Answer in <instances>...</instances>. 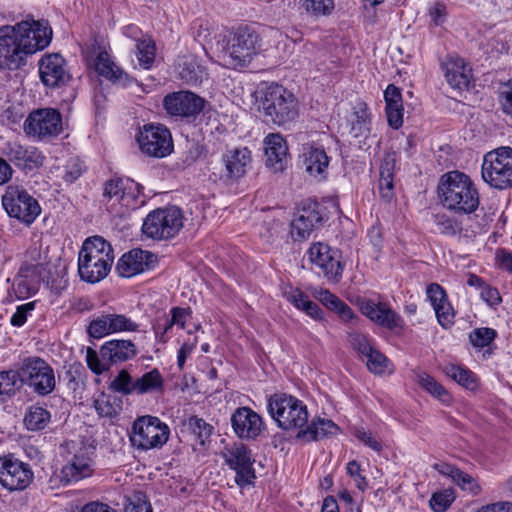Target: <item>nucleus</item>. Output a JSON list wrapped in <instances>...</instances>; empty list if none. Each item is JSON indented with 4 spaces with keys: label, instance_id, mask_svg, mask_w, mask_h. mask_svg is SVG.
Returning <instances> with one entry per match:
<instances>
[{
    "label": "nucleus",
    "instance_id": "38",
    "mask_svg": "<svg viewBox=\"0 0 512 512\" xmlns=\"http://www.w3.org/2000/svg\"><path fill=\"white\" fill-rule=\"evenodd\" d=\"M315 297L327 309L336 312L343 321L349 322L355 317L353 310L329 290L320 289L316 292Z\"/></svg>",
    "mask_w": 512,
    "mask_h": 512
},
{
    "label": "nucleus",
    "instance_id": "6",
    "mask_svg": "<svg viewBox=\"0 0 512 512\" xmlns=\"http://www.w3.org/2000/svg\"><path fill=\"white\" fill-rule=\"evenodd\" d=\"M96 448L82 443L68 451L64 463L49 478L52 488L67 487L87 479L95 471Z\"/></svg>",
    "mask_w": 512,
    "mask_h": 512
},
{
    "label": "nucleus",
    "instance_id": "11",
    "mask_svg": "<svg viewBox=\"0 0 512 512\" xmlns=\"http://www.w3.org/2000/svg\"><path fill=\"white\" fill-rule=\"evenodd\" d=\"M7 215L25 226L32 225L41 213V206L23 186L8 185L1 197Z\"/></svg>",
    "mask_w": 512,
    "mask_h": 512
},
{
    "label": "nucleus",
    "instance_id": "24",
    "mask_svg": "<svg viewBox=\"0 0 512 512\" xmlns=\"http://www.w3.org/2000/svg\"><path fill=\"white\" fill-rule=\"evenodd\" d=\"M285 93L286 89L276 83L270 84L263 91L261 104L266 122L281 126L288 121V102Z\"/></svg>",
    "mask_w": 512,
    "mask_h": 512
},
{
    "label": "nucleus",
    "instance_id": "19",
    "mask_svg": "<svg viewBox=\"0 0 512 512\" xmlns=\"http://www.w3.org/2000/svg\"><path fill=\"white\" fill-rule=\"evenodd\" d=\"M230 423L236 437L246 442L256 441L266 428L263 418L249 406L236 408Z\"/></svg>",
    "mask_w": 512,
    "mask_h": 512
},
{
    "label": "nucleus",
    "instance_id": "60",
    "mask_svg": "<svg viewBox=\"0 0 512 512\" xmlns=\"http://www.w3.org/2000/svg\"><path fill=\"white\" fill-rule=\"evenodd\" d=\"M348 340L353 350L361 357H365L374 348L370 338L360 332L349 333Z\"/></svg>",
    "mask_w": 512,
    "mask_h": 512
},
{
    "label": "nucleus",
    "instance_id": "21",
    "mask_svg": "<svg viewBox=\"0 0 512 512\" xmlns=\"http://www.w3.org/2000/svg\"><path fill=\"white\" fill-rule=\"evenodd\" d=\"M46 268L43 263L21 265L12 285L18 299H27L39 291L41 283L46 278Z\"/></svg>",
    "mask_w": 512,
    "mask_h": 512
},
{
    "label": "nucleus",
    "instance_id": "26",
    "mask_svg": "<svg viewBox=\"0 0 512 512\" xmlns=\"http://www.w3.org/2000/svg\"><path fill=\"white\" fill-rule=\"evenodd\" d=\"M321 220L317 202L310 199L304 200L296 208L293 220L290 223V234L300 239H306Z\"/></svg>",
    "mask_w": 512,
    "mask_h": 512
},
{
    "label": "nucleus",
    "instance_id": "23",
    "mask_svg": "<svg viewBox=\"0 0 512 512\" xmlns=\"http://www.w3.org/2000/svg\"><path fill=\"white\" fill-rule=\"evenodd\" d=\"M440 69L448 85L459 91L468 90L473 78L470 64L461 56L450 53L440 61Z\"/></svg>",
    "mask_w": 512,
    "mask_h": 512
},
{
    "label": "nucleus",
    "instance_id": "12",
    "mask_svg": "<svg viewBox=\"0 0 512 512\" xmlns=\"http://www.w3.org/2000/svg\"><path fill=\"white\" fill-rule=\"evenodd\" d=\"M481 175L492 188L503 190L512 187V148L502 146L487 152L483 157Z\"/></svg>",
    "mask_w": 512,
    "mask_h": 512
},
{
    "label": "nucleus",
    "instance_id": "35",
    "mask_svg": "<svg viewBox=\"0 0 512 512\" xmlns=\"http://www.w3.org/2000/svg\"><path fill=\"white\" fill-rule=\"evenodd\" d=\"M396 164V155L394 152L385 154L380 165L379 190L381 197L386 201H391L394 196V170Z\"/></svg>",
    "mask_w": 512,
    "mask_h": 512
},
{
    "label": "nucleus",
    "instance_id": "42",
    "mask_svg": "<svg viewBox=\"0 0 512 512\" xmlns=\"http://www.w3.org/2000/svg\"><path fill=\"white\" fill-rule=\"evenodd\" d=\"M417 382L421 388L443 404L449 405L452 402L451 394L431 375L421 372L417 375Z\"/></svg>",
    "mask_w": 512,
    "mask_h": 512
},
{
    "label": "nucleus",
    "instance_id": "36",
    "mask_svg": "<svg viewBox=\"0 0 512 512\" xmlns=\"http://www.w3.org/2000/svg\"><path fill=\"white\" fill-rule=\"evenodd\" d=\"M350 133L353 137H367L371 130V113L365 102L359 101L353 107Z\"/></svg>",
    "mask_w": 512,
    "mask_h": 512
},
{
    "label": "nucleus",
    "instance_id": "34",
    "mask_svg": "<svg viewBox=\"0 0 512 512\" xmlns=\"http://www.w3.org/2000/svg\"><path fill=\"white\" fill-rule=\"evenodd\" d=\"M96 70L99 75L121 88L130 87L134 82V79L127 72L102 55L97 58Z\"/></svg>",
    "mask_w": 512,
    "mask_h": 512
},
{
    "label": "nucleus",
    "instance_id": "8",
    "mask_svg": "<svg viewBox=\"0 0 512 512\" xmlns=\"http://www.w3.org/2000/svg\"><path fill=\"white\" fill-rule=\"evenodd\" d=\"M170 436L169 426L152 415L137 417L131 427L129 440L133 448L148 451L164 446Z\"/></svg>",
    "mask_w": 512,
    "mask_h": 512
},
{
    "label": "nucleus",
    "instance_id": "58",
    "mask_svg": "<svg viewBox=\"0 0 512 512\" xmlns=\"http://www.w3.org/2000/svg\"><path fill=\"white\" fill-rule=\"evenodd\" d=\"M497 99L501 111L505 115L512 117V79L499 84Z\"/></svg>",
    "mask_w": 512,
    "mask_h": 512
},
{
    "label": "nucleus",
    "instance_id": "37",
    "mask_svg": "<svg viewBox=\"0 0 512 512\" xmlns=\"http://www.w3.org/2000/svg\"><path fill=\"white\" fill-rule=\"evenodd\" d=\"M50 421V411L40 403L30 405L26 409L23 418L24 427L31 432L44 430L49 425Z\"/></svg>",
    "mask_w": 512,
    "mask_h": 512
},
{
    "label": "nucleus",
    "instance_id": "40",
    "mask_svg": "<svg viewBox=\"0 0 512 512\" xmlns=\"http://www.w3.org/2000/svg\"><path fill=\"white\" fill-rule=\"evenodd\" d=\"M135 47V55L140 67L145 70H150L155 62L157 51L156 43L152 35L146 33L144 39L138 41Z\"/></svg>",
    "mask_w": 512,
    "mask_h": 512
},
{
    "label": "nucleus",
    "instance_id": "47",
    "mask_svg": "<svg viewBox=\"0 0 512 512\" xmlns=\"http://www.w3.org/2000/svg\"><path fill=\"white\" fill-rule=\"evenodd\" d=\"M124 512H153V508L147 494L136 490L125 497Z\"/></svg>",
    "mask_w": 512,
    "mask_h": 512
},
{
    "label": "nucleus",
    "instance_id": "43",
    "mask_svg": "<svg viewBox=\"0 0 512 512\" xmlns=\"http://www.w3.org/2000/svg\"><path fill=\"white\" fill-rule=\"evenodd\" d=\"M87 371L80 362H74L69 365L65 371L64 380L66 386L74 394H82L85 388Z\"/></svg>",
    "mask_w": 512,
    "mask_h": 512
},
{
    "label": "nucleus",
    "instance_id": "48",
    "mask_svg": "<svg viewBox=\"0 0 512 512\" xmlns=\"http://www.w3.org/2000/svg\"><path fill=\"white\" fill-rule=\"evenodd\" d=\"M158 343L166 344L172 337V328L174 327L168 314L157 315L151 324Z\"/></svg>",
    "mask_w": 512,
    "mask_h": 512
},
{
    "label": "nucleus",
    "instance_id": "3",
    "mask_svg": "<svg viewBox=\"0 0 512 512\" xmlns=\"http://www.w3.org/2000/svg\"><path fill=\"white\" fill-rule=\"evenodd\" d=\"M102 201L113 217L126 218L146 204L144 188L130 178L114 177L103 185Z\"/></svg>",
    "mask_w": 512,
    "mask_h": 512
},
{
    "label": "nucleus",
    "instance_id": "14",
    "mask_svg": "<svg viewBox=\"0 0 512 512\" xmlns=\"http://www.w3.org/2000/svg\"><path fill=\"white\" fill-rule=\"evenodd\" d=\"M166 114L178 121L194 122L209 106L208 101L190 90H178L166 94L162 100Z\"/></svg>",
    "mask_w": 512,
    "mask_h": 512
},
{
    "label": "nucleus",
    "instance_id": "52",
    "mask_svg": "<svg viewBox=\"0 0 512 512\" xmlns=\"http://www.w3.org/2000/svg\"><path fill=\"white\" fill-rule=\"evenodd\" d=\"M299 6L314 16H327L335 7L334 0H298Z\"/></svg>",
    "mask_w": 512,
    "mask_h": 512
},
{
    "label": "nucleus",
    "instance_id": "9",
    "mask_svg": "<svg viewBox=\"0 0 512 512\" xmlns=\"http://www.w3.org/2000/svg\"><path fill=\"white\" fill-rule=\"evenodd\" d=\"M15 372L18 374V381L20 380L37 396H48L56 388L53 367L39 356L26 357Z\"/></svg>",
    "mask_w": 512,
    "mask_h": 512
},
{
    "label": "nucleus",
    "instance_id": "51",
    "mask_svg": "<svg viewBox=\"0 0 512 512\" xmlns=\"http://www.w3.org/2000/svg\"><path fill=\"white\" fill-rule=\"evenodd\" d=\"M496 337V330L489 327L475 328L469 333L471 345L478 350L489 347Z\"/></svg>",
    "mask_w": 512,
    "mask_h": 512
},
{
    "label": "nucleus",
    "instance_id": "61",
    "mask_svg": "<svg viewBox=\"0 0 512 512\" xmlns=\"http://www.w3.org/2000/svg\"><path fill=\"white\" fill-rule=\"evenodd\" d=\"M453 482L458 485L461 490L466 491L473 496H478L482 492V487L478 481L461 469L458 474H456Z\"/></svg>",
    "mask_w": 512,
    "mask_h": 512
},
{
    "label": "nucleus",
    "instance_id": "39",
    "mask_svg": "<svg viewBox=\"0 0 512 512\" xmlns=\"http://www.w3.org/2000/svg\"><path fill=\"white\" fill-rule=\"evenodd\" d=\"M134 388L138 395L162 393L164 391V378L157 368H153L134 381Z\"/></svg>",
    "mask_w": 512,
    "mask_h": 512
},
{
    "label": "nucleus",
    "instance_id": "10",
    "mask_svg": "<svg viewBox=\"0 0 512 512\" xmlns=\"http://www.w3.org/2000/svg\"><path fill=\"white\" fill-rule=\"evenodd\" d=\"M135 140L139 151L148 158H166L174 151L172 133L166 125L161 123L143 124L138 128Z\"/></svg>",
    "mask_w": 512,
    "mask_h": 512
},
{
    "label": "nucleus",
    "instance_id": "5",
    "mask_svg": "<svg viewBox=\"0 0 512 512\" xmlns=\"http://www.w3.org/2000/svg\"><path fill=\"white\" fill-rule=\"evenodd\" d=\"M339 427L330 419L313 418L309 422L307 405L290 395V437L306 444L337 435Z\"/></svg>",
    "mask_w": 512,
    "mask_h": 512
},
{
    "label": "nucleus",
    "instance_id": "46",
    "mask_svg": "<svg viewBox=\"0 0 512 512\" xmlns=\"http://www.w3.org/2000/svg\"><path fill=\"white\" fill-rule=\"evenodd\" d=\"M109 313L103 311L99 315L93 317L87 325L86 332L90 338L102 339L111 335V323L108 320Z\"/></svg>",
    "mask_w": 512,
    "mask_h": 512
},
{
    "label": "nucleus",
    "instance_id": "29",
    "mask_svg": "<svg viewBox=\"0 0 512 512\" xmlns=\"http://www.w3.org/2000/svg\"><path fill=\"white\" fill-rule=\"evenodd\" d=\"M288 407V395L286 393H275L268 398L267 409L271 418L277 423L283 432L276 433L272 438V444L276 449L285 450L288 443L287 433L288 424L284 417L286 408Z\"/></svg>",
    "mask_w": 512,
    "mask_h": 512
},
{
    "label": "nucleus",
    "instance_id": "2",
    "mask_svg": "<svg viewBox=\"0 0 512 512\" xmlns=\"http://www.w3.org/2000/svg\"><path fill=\"white\" fill-rule=\"evenodd\" d=\"M438 195L444 208L459 214H471L479 206V193L474 182L460 171H449L441 176Z\"/></svg>",
    "mask_w": 512,
    "mask_h": 512
},
{
    "label": "nucleus",
    "instance_id": "33",
    "mask_svg": "<svg viewBox=\"0 0 512 512\" xmlns=\"http://www.w3.org/2000/svg\"><path fill=\"white\" fill-rule=\"evenodd\" d=\"M188 436L194 450H206L211 444L214 426L197 415L188 417L185 422Z\"/></svg>",
    "mask_w": 512,
    "mask_h": 512
},
{
    "label": "nucleus",
    "instance_id": "55",
    "mask_svg": "<svg viewBox=\"0 0 512 512\" xmlns=\"http://www.w3.org/2000/svg\"><path fill=\"white\" fill-rule=\"evenodd\" d=\"M85 360L88 369L97 376L102 375L111 368L110 362L101 358L100 351L97 352L91 347H88L86 350Z\"/></svg>",
    "mask_w": 512,
    "mask_h": 512
},
{
    "label": "nucleus",
    "instance_id": "31",
    "mask_svg": "<svg viewBox=\"0 0 512 512\" xmlns=\"http://www.w3.org/2000/svg\"><path fill=\"white\" fill-rule=\"evenodd\" d=\"M138 354L136 344L130 339H111L100 346L101 358L117 365L133 360Z\"/></svg>",
    "mask_w": 512,
    "mask_h": 512
},
{
    "label": "nucleus",
    "instance_id": "56",
    "mask_svg": "<svg viewBox=\"0 0 512 512\" xmlns=\"http://www.w3.org/2000/svg\"><path fill=\"white\" fill-rule=\"evenodd\" d=\"M369 371L374 374H384L389 370L390 361L377 349L373 348L365 357Z\"/></svg>",
    "mask_w": 512,
    "mask_h": 512
},
{
    "label": "nucleus",
    "instance_id": "63",
    "mask_svg": "<svg viewBox=\"0 0 512 512\" xmlns=\"http://www.w3.org/2000/svg\"><path fill=\"white\" fill-rule=\"evenodd\" d=\"M434 311L439 325L443 328H450L454 324L455 311L450 301L440 305Z\"/></svg>",
    "mask_w": 512,
    "mask_h": 512
},
{
    "label": "nucleus",
    "instance_id": "59",
    "mask_svg": "<svg viewBox=\"0 0 512 512\" xmlns=\"http://www.w3.org/2000/svg\"><path fill=\"white\" fill-rule=\"evenodd\" d=\"M455 500L454 492L450 489L433 493L429 505L434 512H445Z\"/></svg>",
    "mask_w": 512,
    "mask_h": 512
},
{
    "label": "nucleus",
    "instance_id": "17",
    "mask_svg": "<svg viewBox=\"0 0 512 512\" xmlns=\"http://www.w3.org/2000/svg\"><path fill=\"white\" fill-rule=\"evenodd\" d=\"M224 460L229 469L235 472L234 481L240 489L255 485L257 479L254 468L255 459L247 445L239 443L227 448Z\"/></svg>",
    "mask_w": 512,
    "mask_h": 512
},
{
    "label": "nucleus",
    "instance_id": "18",
    "mask_svg": "<svg viewBox=\"0 0 512 512\" xmlns=\"http://www.w3.org/2000/svg\"><path fill=\"white\" fill-rule=\"evenodd\" d=\"M34 480L29 463L20 460L13 453L0 456V484L8 491H23Z\"/></svg>",
    "mask_w": 512,
    "mask_h": 512
},
{
    "label": "nucleus",
    "instance_id": "28",
    "mask_svg": "<svg viewBox=\"0 0 512 512\" xmlns=\"http://www.w3.org/2000/svg\"><path fill=\"white\" fill-rule=\"evenodd\" d=\"M265 165L274 172L286 169L288 160V144L280 133H269L263 140Z\"/></svg>",
    "mask_w": 512,
    "mask_h": 512
},
{
    "label": "nucleus",
    "instance_id": "57",
    "mask_svg": "<svg viewBox=\"0 0 512 512\" xmlns=\"http://www.w3.org/2000/svg\"><path fill=\"white\" fill-rule=\"evenodd\" d=\"M109 387L114 392L121 393L122 395H131L135 393L132 376L125 369L118 372L115 378L111 381Z\"/></svg>",
    "mask_w": 512,
    "mask_h": 512
},
{
    "label": "nucleus",
    "instance_id": "30",
    "mask_svg": "<svg viewBox=\"0 0 512 512\" xmlns=\"http://www.w3.org/2000/svg\"><path fill=\"white\" fill-rule=\"evenodd\" d=\"M303 165L306 173L317 182L328 178V168L331 158L322 147L307 145L303 147Z\"/></svg>",
    "mask_w": 512,
    "mask_h": 512
},
{
    "label": "nucleus",
    "instance_id": "41",
    "mask_svg": "<svg viewBox=\"0 0 512 512\" xmlns=\"http://www.w3.org/2000/svg\"><path fill=\"white\" fill-rule=\"evenodd\" d=\"M93 407L99 417L115 418L121 410V400L115 396L100 392L93 399Z\"/></svg>",
    "mask_w": 512,
    "mask_h": 512
},
{
    "label": "nucleus",
    "instance_id": "13",
    "mask_svg": "<svg viewBox=\"0 0 512 512\" xmlns=\"http://www.w3.org/2000/svg\"><path fill=\"white\" fill-rule=\"evenodd\" d=\"M311 270L322 275L328 282L338 283L343 275L345 264L341 252L324 242H314L304 255Z\"/></svg>",
    "mask_w": 512,
    "mask_h": 512
},
{
    "label": "nucleus",
    "instance_id": "27",
    "mask_svg": "<svg viewBox=\"0 0 512 512\" xmlns=\"http://www.w3.org/2000/svg\"><path fill=\"white\" fill-rule=\"evenodd\" d=\"M221 161L224 170L220 178L226 183L234 182L246 174L247 167L252 161V153L248 147H235L226 150Z\"/></svg>",
    "mask_w": 512,
    "mask_h": 512
},
{
    "label": "nucleus",
    "instance_id": "44",
    "mask_svg": "<svg viewBox=\"0 0 512 512\" xmlns=\"http://www.w3.org/2000/svg\"><path fill=\"white\" fill-rule=\"evenodd\" d=\"M179 77L188 85H199L205 76V68L196 60H185L180 64Z\"/></svg>",
    "mask_w": 512,
    "mask_h": 512
},
{
    "label": "nucleus",
    "instance_id": "45",
    "mask_svg": "<svg viewBox=\"0 0 512 512\" xmlns=\"http://www.w3.org/2000/svg\"><path fill=\"white\" fill-rule=\"evenodd\" d=\"M447 375L468 390H476L479 386L477 376L468 368L461 365L447 367Z\"/></svg>",
    "mask_w": 512,
    "mask_h": 512
},
{
    "label": "nucleus",
    "instance_id": "15",
    "mask_svg": "<svg viewBox=\"0 0 512 512\" xmlns=\"http://www.w3.org/2000/svg\"><path fill=\"white\" fill-rule=\"evenodd\" d=\"M24 132L39 142H51L63 131L62 114L55 108L31 111L24 121Z\"/></svg>",
    "mask_w": 512,
    "mask_h": 512
},
{
    "label": "nucleus",
    "instance_id": "7",
    "mask_svg": "<svg viewBox=\"0 0 512 512\" xmlns=\"http://www.w3.org/2000/svg\"><path fill=\"white\" fill-rule=\"evenodd\" d=\"M184 213L176 205H167L150 211L143 220V235L154 241L174 239L184 227Z\"/></svg>",
    "mask_w": 512,
    "mask_h": 512
},
{
    "label": "nucleus",
    "instance_id": "25",
    "mask_svg": "<svg viewBox=\"0 0 512 512\" xmlns=\"http://www.w3.org/2000/svg\"><path fill=\"white\" fill-rule=\"evenodd\" d=\"M3 153L11 163L25 173L39 169L46 159L38 148L24 146L18 141L7 142Z\"/></svg>",
    "mask_w": 512,
    "mask_h": 512
},
{
    "label": "nucleus",
    "instance_id": "64",
    "mask_svg": "<svg viewBox=\"0 0 512 512\" xmlns=\"http://www.w3.org/2000/svg\"><path fill=\"white\" fill-rule=\"evenodd\" d=\"M354 437L375 452L382 450V443L373 437L372 433L363 427L353 428Z\"/></svg>",
    "mask_w": 512,
    "mask_h": 512
},
{
    "label": "nucleus",
    "instance_id": "1",
    "mask_svg": "<svg viewBox=\"0 0 512 512\" xmlns=\"http://www.w3.org/2000/svg\"><path fill=\"white\" fill-rule=\"evenodd\" d=\"M52 36L48 20L27 16L13 27L12 35L0 37V68L16 70L24 66L28 56L49 46Z\"/></svg>",
    "mask_w": 512,
    "mask_h": 512
},
{
    "label": "nucleus",
    "instance_id": "22",
    "mask_svg": "<svg viewBox=\"0 0 512 512\" xmlns=\"http://www.w3.org/2000/svg\"><path fill=\"white\" fill-rule=\"evenodd\" d=\"M157 256L148 250L133 248L118 259L116 272L122 278H132L155 268Z\"/></svg>",
    "mask_w": 512,
    "mask_h": 512
},
{
    "label": "nucleus",
    "instance_id": "62",
    "mask_svg": "<svg viewBox=\"0 0 512 512\" xmlns=\"http://www.w3.org/2000/svg\"><path fill=\"white\" fill-rule=\"evenodd\" d=\"M426 295L433 309L449 301L446 291L438 283L429 284L426 289Z\"/></svg>",
    "mask_w": 512,
    "mask_h": 512
},
{
    "label": "nucleus",
    "instance_id": "54",
    "mask_svg": "<svg viewBox=\"0 0 512 512\" xmlns=\"http://www.w3.org/2000/svg\"><path fill=\"white\" fill-rule=\"evenodd\" d=\"M111 334L121 332H138L139 324L125 314L109 313Z\"/></svg>",
    "mask_w": 512,
    "mask_h": 512
},
{
    "label": "nucleus",
    "instance_id": "16",
    "mask_svg": "<svg viewBox=\"0 0 512 512\" xmlns=\"http://www.w3.org/2000/svg\"><path fill=\"white\" fill-rule=\"evenodd\" d=\"M262 38L257 30L248 24H241L229 33L227 51L235 64L245 66L261 50Z\"/></svg>",
    "mask_w": 512,
    "mask_h": 512
},
{
    "label": "nucleus",
    "instance_id": "32",
    "mask_svg": "<svg viewBox=\"0 0 512 512\" xmlns=\"http://www.w3.org/2000/svg\"><path fill=\"white\" fill-rule=\"evenodd\" d=\"M362 313L376 324L394 330L402 326V318L383 302L367 300L361 306Z\"/></svg>",
    "mask_w": 512,
    "mask_h": 512
},
{
    "label": "nucleus",
    "instance_id": "49",
    "mask_svg": "<svg viewBox=\"0 0 512 512\" xmlns=\"http://www.w3.org/2000/svg\"><path fill=\"white\" fill-rule=\"evenodd\" d=\"M87 170L85 162L78 156L70 157L64 167L62 179L67 184L76 182Z\"/></svg>",
    "mask_w": 512,
    "mask_h": 512
},
{
    "label": "nucleus",
    "instance_id": "50",
    "mask_svg": "<svg viewBox=\"0 0 512 512\" xmlns=\"http://www.w3.org/2000/svg\"><path fill=\"white\" fill-rule=\"evenodd\" d=\"M18 374L13 370L0 372V403H5L17 392Z\"/></svg>",
    "mask_w": 512,
    "mask_h": 512
},
{
    "label": "nucleus",
    "instance_id": "20",
    "mask_svg": "<svg viewBox=\"0 0 512 512\" xmlns=\"http://www.w3.org/2000/svg\"><path fill=\"white\" fill-rule=\"evenodd\" d=\"M41 83L48 88H60L71 80L66 59L60 53H46L38 62Z\"/></svg>",
    "mask_w": 512,
    "mask_h": 512
},
{
    "label": "nucleus",
    "instance_id": "4",
    "mask_svg": "<svg viewBox=\"0 0 512 512\" xmlns=\"http://www.w3.org/2000/svg\"><path fill=\"white\" fill-rule=\"evenodd\" d=\"M114 262V250L102 236L87 238L78 254V274L82 281L95 284L106 278Z\"/></svg>",
    "mask_w": 512,
    "mask_h": 512
},
{
    "label": "nucleus",
    "instance_id": "53",
    "mask_svg": "<svg viewBox=\"0 0 512 512\" xmlns=\"http://www.w3.org/2000/svg\"><path fill=\"white\" fill-rule=\"evenodd\" d=\"M434 223L440 233L447 236H456L461 233V223L453 216L439 213L434 216Z\"/></svg>",
    "mask_w": 512,
    "mask_h": 512
}]
</instances>
